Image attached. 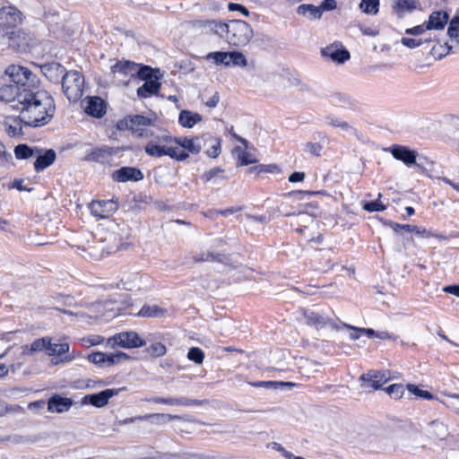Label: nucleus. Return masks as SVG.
I'll return each mask as SVG.
<instances>
[{
	"label": "nucleus",
	"mask_w": 459,
	"mask_h": 459,
	"mask_svg": "<svg viewBox=\"0 0 459 459\" xmlns=\"http://www.w3.org/2000/svg\"><path fill=\"white\" fill-rule=\"evenodd\" d=\"M19 118L26 126L39 127L49 123L54 117L56 106L53 97L46 91L29 90L22 95Z\"/></svg>",
	"instance_id": "obj_1"
},
{
	"label": "nucleus",
	"mask_w": 459,
	"mask_h": 459,
	"mask_svg": "<svg viewBox=\"0 0 459 459\" xmlns=\"http://www.w3.org/2000/svg\"><path fill=\"white\" fill-rule=\"evenodd\" d=\"M254 36L252 27L242 20H231L227 22L223 39L233 47H244Z\"/></svg>",
	"instance_id": "obj_2"
},
{
	"label": "nucleus",
	"mask_w": 459,
	"mask_h": 459,
	"mask_svg": "<svg viewBox=\"0 0 459 459\" xmlns=\"http://www.w3.org/2000/svg\"><path fill=\"white\" fill-rule=\"evenodd\" d=\"M62 91L70 102H77L83 95L84 77L76 70L66 72L62 77Z\"/></svg>",
	"instance_id": "obj_3"
},
{
	"label": "nucleus",
	"mask_w": 459,
	"mask_h": 459,
	"mask_svg": "<svg viewBox=\"0 0 459 459\" xmlns=\"http://www.w3.org/2000/svg\"><path fill=\"white\" fill-rule=\"evenodd\" d=\"M5 74L9 76L13 85L21 86L22 89L36 90L38 89V78L28 68L12 65L5 69Z\"/></svg>",
	"instance_id": "obj_4"
},
{
	"label": "nucleus",
	"mask_w": 459,
	"mask_h": 459,
	"mask_svg": "<svg viewBox=\"0 0 459 459\" xmlns=\"http://www.w3.org/2000/svg\"><path fill=\"white\" fill-rule=\"evenodd\" d=\"M303 317L306 324L309 326L316 328V330L330 327L333 330H339L340 326L337 322L329 316V315L318 307H313L312 308L302 310Z\"/></svg>",
	"instance_id": "obj_5"
},
{
	"label": "nucleus",
	"mask_w": 459,
	"mask_h": 459,
	"mask_svg": "<svg viewBox=\"0 0 459 459\" xmlns=\"http://www.w3.org/2000/svg\"><path fill=\"white\" fill-rule=\"evenodd\" d=\"M204 59L216 65L246 67L247 59L240 51H213L208 53Z\"/></svg>",
	"instance_id": "obj_6"
},
{
	"label": "nucleus",
	"mask_w": 459,
	"mask_h": 459,
	"mask_svg": "<svg viewBox=\"0 0 459 459\" xmlns=\"http://www.w3.org/2000/svg\"><path fill=\"white\" fill-rule=\"evenodd\" d=\"M145 344L146 342L134 331L121 332L107 340V345L111 348L119 346L125 349H134L143 347Z\"/></svg>",
	"instance_id": "obj_7"
},
{
	"label": "nucleus",
	"mask_w": 459,
	"mask_h": 459,
	"mask_svg": "<svg viewBox=\"0 0 459 459\" xmlns=\"http://www.w3.org/2000/svg\"><path fill=\"white\" fill-rule=\"evenodd\" d=\"M144 152L152 157L169 156L178 161H184L189 157V154L185 151H180L177 147L161 145L154 141H151L145 145Z\"/></svg>",
	"instance_id": "obj_8"
},
{
	"label": "nucleus",
	"mask_w": 459,
	"mask_h": 459,
	"mask_svg": "<svg viewBox=\"0 0 459 459\" xmlns=\"http://www.w3.org/2000/svg\"><path fill=\"white\" fill-rule=\"evenodd\" d=\"M21 15V12L13 6L2 7L0 9V31L4 35H8L9 39H13L15 32L7 30L15 28L22 22Z\"/></svg>",
	"instance_id": "obj_9"
},
{
	"label": "nucleus",
	"mask_w": 459,
	"mask_h": 459,
	"mask_svg": "<svg viewBox=\"0 0 459 459\" xmlns=\"http://www.w3.org/2000/svg\"><path fill=\"white\" fill-rule=\"evenodd\" d=\"M30 89H22L13 84L4 85L0 88V100L9 104L12 109L19 110L22 103V95L28 93Z\"/></svg>",
	"instance_id": "obj_10"
},
{
	"label": "nucleus",
	"mask_w": 459,
	"mask_h": 459,
	"mask_svg": "<svg viewBox=\"0 0 459 459\" xmlns=\"http://www.w3.org/2000/svg\"><path fill=\"white\" fill-rule=\"evenodd\" d=\"M89 209L95 217L104 219L111 216L118 209V204L114 199L93 200L89 204Z\"/></svg>",
	"instance_id": "obj_11"
},
{
	"label": "nucleus",
	"mask_w": 459,
	"mask_h": 459,
	"mask_svg": "<svg viewBox=\"0 0 459 459\" xmlns=\"http://www.w3.org/2000/svg\"><path fill=\"white\" fill-rule=\"evenodd\" d=\"M119 391L120 389H106L97 394H87L82 399V403L102 408L108 403L111 397L118 394Z\"/></svg>",
	"instance_id": "obj_12"
},
{
	"label": "nucleus",
	"mask_w": 459,
	"mask_h": 459,
	"mask_svg": "<svg viewBox=\"0 0 459 459\" xmlns=\"http://www.w3.org/2000/svg\"><path fill=\"white\" fill-rule=\"evenodd\" d=\"M116 149L108 145H102L92 149L85 157L86 161H94L101 164L110 163L112 157L117 154Z\"/></svg>",
	"instance_id": "obj_13"
},
{
	"label": "nucleus",
	"mask_w": 459,
	"mask_h": 459,
	"mask_svg": "<svg viewBox=\"0 0 459 459\" xmlns=\"http://www.w3.org/2000/svg\"><path fill=\"white\" fill-rule=\"evenodd\" d=\"M393 157L398 160L403 161L406 166L410 167L411 165L419 166L416 163L417 159V152L414 150H411L407 146L394 144L390 148L387 149Z\"/></svg>",
	"instance_id": "obj_14"
},
{
	"label": "nucleus",
	"mask_w": 459,
	"mask_h": 459,
	"mask_svg": "<svg viewBox=\"0 0 459 459\" xmlns=\"http://www.w3.org/2000/svg\"><path fill=\"white\" fill-rule=\"evenodd\" d=\"M144 178L143 173L134 167H122L112 173V179L116 182H138Z\"/></svg>",
	"instance_id": "obj_15"
},
{
	"label": "nucleus",
	"mask_w": 459,
	"mask_h": 459,
	"mask_svg": "<svg viewBox=\"0 0 459 459\" xmlns=\"http://www.w3.org/2000/svg\"><path fill=\"white\" fill-rule=\"evenodd\" d=\"M149 278L147 275L141 274L140 273L132 272L124 275L120 281L121 288L126 290H141L145 286Z\"/></svg>",
	"instance_id": "obj_16"
},
{
	"label": "nucleus",
	"mask_w": 459,
	"mask_h": 459,
	"mask_svg": "<svg viewBox=\"0 0 459 459\" xmlns=\"http://www.w3.org/2000/svg\"><path fill=\"white\" fill-rule=\"evenodd\" d=\"M324 57H329L332 61L342 64L351 57L350 52L341 44H332L321 49Z\"/></svg>",
	"instance_id": "obj_17"
},
{
	"label": "nucleus",
	"mask_w": 459,
	"mask_h": 459,
	"mask_svg": "<svg viewBox=\"0 0 459 459\" xmlns=\"http://www.w3.org/2000/svg\"><path fill=\"white\" fill-rule=\"evenodd\" d=\"M40 70L46 78L53 83H59L67 72L61 64L56 62L43 64L40 65Z\"/></svg>",
	"instance_id": "obj_18"
},
{
	"label": "nucleus",
	"mask_w": 459,
	"mask_h": 459,
	"mask_svg": "<svg viewBox=\"0 0 459 459\" xmlns=\"http://www.w3.org/2000/svg\"><path fill=\"white\" fill-rule=\"evenodd\" d=\"M192 259L194 263L217 262L225 265L232 266L230 255L213 251L201 252L193 255Z\"/></svg>",
	"instance_id": "obj_19"
},
{
	"label": "nucleus",
	"mask_w": 459,
	"mask_h": 459,
	"mask_svg": "<svg viewBox=\"0 0 459 459\" xmlns=\"http://www.w3.org/2000/svg\"><path fill=\"white\" fill-rule=\"evenodd\" d=\"M427 432L431 438L446 441V444H447V440H449L451 437L448 432L447 425L438 420H432L429 423Z\"/></svg>",
	"instance_id": "obj_20"
},
{
	"label": "nucleus",
	"mask_w": 459,
	"mask_h": 459,
	"mask_svg": "<svg viewBox=\"0 0 459 459\" xmlns=\"http://www.w3.org/2000/svg\"><path fill=\"white\" fill-rule=\"evenodd\" d=\"M35 157L34 169L37 172H40L55 162L56 154L53 149L46 150L43 152V150L39 148V152Z\"/></svg>",
	"instance_id": "obj_21"
},
{
	"label": "nucleus",
	"mask_w": 459,
	"mask_h": 459,
	"mask_svg": "<svg viewBox=\"0 0 459 459\" xmlns=\"http://www.w3.org/2000/svg\"><path fill=\"white\" fill-rule=\"evenodd\" d=\"M131 131L138 137L148 136L146 127L152 124V120L142 115L130 116Z\"/></svg>",
	"instance_id": "obj_22"
},
{
	"label": "nucleus",
	"mask_w": 459,
	"mask_h": 459,
	"mask_svg": "<svg viewBox=\"0 0 459 459\" xmlns=\"http://www.w3.org/2000/svg\"><path fill=\"white\" fill-rule=\"evenodd\" d=\"M74 402L71 398L55 394L48 399V409L51 412L62 413L69 411Z\"/></svg>",
	"instance_id": "obj_23"
},
{
	"label": "nucleus",
	"mask_w": 459,
	"mask_h": 459,
	"mask_svg": "<svg viewBox=\"0 0 459 459\" xmlns=\"http://www.w3.org/2000/svg\"><path fill=\"white\" fill-rule=\"evenodd\" d=\"M50 341L52 338L50 337H42L36 339L30 345H22V354L24 356H33L37 352L46 351L48 352V345L50 344Z\"/></svg>",
	"instance_id": "obj_24"
},
{
	"label": "nucleus",
	"mask_w": 459,
	"mask_h": 459,
	"mask_svg": "<svg viewBox=\"0 0 459 459\" xmlns=\"http://www.w3.org/2000/svg\"><path fill=\"white\" fill-rule=\"evenodd\" d=\"M85 112L91 117L100 118L106 113V103L100 97H91L85 107Z\"/></svg>",
	"instance_id": "obj_25"
},
{
	"label": "nucleus",
	"mask_w": 459,
	"mask_h": 459,
	"mask_svg": "<svg viewBox=\"0 0 459 459\" xmlns=\"http://www.w3.org/2000/svg\"><path fill=\"white\" fill-rule=\"evenodd\" d=\"M175 143L192 154H198L202 150V138L198 136L192 138L178 137Z\"/></svg>",
	"instance_id": "obj_26"
},
{
	"label": "nucleus",
	"mask_w": 459,
	"mask_h": 459,
	"mask_svg": "<svg viewBox=\"0 0 459 459\" xmlns=\"http://www.w3.org/2000/svg\"><path fill=\"white\" fill-rule=\"evenodd\" d=\"M449 14L445 11L433 12L427 22V28L429 30H441L444 29L448 22Z\"/></svg>",
	"instance_id": "obj_27"
},
{
	"label": "nucleus",
	"mask_w": 459,
	"mask_h": 459,
	"mask_svg": "<svg viewBox=\"0 0 459 459\" xmlns=\"http://www.w3.org/2000/svg\"><path fill=\"white\" fill-rule=\"evenodd\" d=\"M139 65L130 61H118L112 67V74H120L125 76L135 77Z\"/></svg>",
	"instance_id": "obj_28"
},
{
	"label": "nucleus",
	"mask_w": 459,
	"mask_h": 459,
	"mask_svg": "<svg viewBox=\"0 0 459 459\" xmlns=\"http://www.w3.org/2000/svg\"><path fill=\"white\" fill-rule=\"evenodd\" d=\"M150 402H152L154 403H164L169 404L171 406H189L194 404H199V401L197 400H191L186 397H179V398H163V397H153Z\"/></svg>",
	"instance_id": "obj_29"
},
{
	"label": "nucleus",
	"mask_w": 459,
	"mask_h": 459,
	"mask_svg": "<svg viewBox=\"0 0 459 459\" xmlns=\"http://www.w3.org/2000/svg\"><path fill=\"white\" fill-rule=\"evenodd\" d=\"M203 117L195 112H192L186 109L180 111L178 116V123L185 128H192L194 126L202 121Z\"/></svg>",
	"instance_id": "obj_30"
},
{
	"label": "nucleus",
	"mask_w": 459,
	"mask_h": 459,
	"mask_svg": "<svg viewBox=\"0 0 459 459\" xmlns=\"http://www.w3.org/2000/svg\"><path fill=\"white\" fill-rule=\"evenodd\" d=\"M159 79L146 80L144 83L137 89V95L140 98H148L152 95L157 94L160 83L158 82Z\"/></svg>",
	"instance_id": "obj_31"
},
{
	"label": "nucleus",
	"mask_w": 459,
	"mask_h": 459,
	"mask_svg": "<svg viewBox=\"0 0 459 459\" xmlns=\"http://www.w3.org/2000/svg\"><path fill=\"white\" fill-rule=\"evenodd\" d=\"M327 125L340 128L343 133L351 135H357V129L350 125L348 122L343 121L338 117L328 116L325 117Z\"/></svg>",
	"instance_id": "obj_32"
},
{
	"label": "nucleus",
	"mask_w": 459,
	"mask_h": 459,
	"mask_svg": "<svg viewBox=\"0 0 459 459\" xmlns=\"http://www.w3.org/2000/svg\"><path fill=\"white\" fill-rule=\"evenodd\" d=\"M297 13L302 16H307L309 20H319L322 17V12L319 6L310 4H302L298 6Z\"/></svg>",
	"instance_id": "obj_33"
},
{
	"label": "nucleus",
	"mask_w": 459,
	"mask_h": 459,
	"mask_svg": "<svg viewBox=\"0 0 459 459\" xmlns=\"http://www.w3.org/2000/svg\"><path fill=\"white\" fill-rule=\"evenodd\" d=\"M202 26L207 29L208 32H212L214 35L220 37L221 39H223L227 27V22L216 20H207L202 22Z\"/></svg>",
	"instance_id": "obj_34"
},
{
	"label": "nucleus",
	"mask_w": 459,
	"mask_h": 459,
	"mask_svg": "<svg viewBox=\"0 0 459 459\" xmlns=\"http://www.w3.org/2000/svg\"><path fill=\"white\" fill-rule=\"evenodd\" d=\"M447 35L454 43L455 50H459V16H454L448 22Z\"/></svg>",
	"instance_id": "obj_35"
},
{
	"label": "nucleus",
	"mask_w": 459,
	"mask_h": 459,
	"mask_svg": "<svg viewBox=\"0 0 459 459\" xmlns=\"http://www.w3.org/2000/svg\"><path fill=\"white\" fill-rule=\"evenodd\" d=\"M458 50H455V48H454V43L449 41L444 42V44L437 43L434 45L431 48V54L434 56H437V58L441 59L445 57L449 53H455Z\"/></svg>",
	"instance_id": "obj_36"
},
{
	"label": "nucleus",
	"mask_w": 459,
	"mask_h": 459,
	"mask_svg": "<svg viewBox=\"0 0 459 459\" xmlns=\"http://www.w3.org/2000/svg\"><path fill=\"white\" fill-rule=\"evenodd\" d=\"M37 152H39V148H31L25 143L18 144L14 148V154L18 160H25L30 157H35Z\"/></svg>",
	"instance_id": "obj_37"
},
{
	"label": "nucleus",
	"mask_w": 459,
	"mask_h": 459,
	"mask_svg": "<svg viewBox=\"0 0 459 459\" xmlns=\"http://www.w3.org/2000/svg\"><path fill=\"white\" fill-rule=\"evenodd\" d=\"M164 314L165 310L157 305H144L138 312V316L143 317H161Z\"/></svg>",
	"instance_id": "obj_38"
},
{
	"label": "nucleus",
	"mask_w": 459,
	"mask_h": 459,
	"mask_svg": "<svg viewBox=\"0 0 459 459\" xmlns=\"http://www.w3.org/2000/svg\"><path fill=\"white\" fill-rule=\"evenodd\" d=\"M69 344L67 342L62 343H53L50 341V344L48 345V356H62L65 353L69 352Z\"/></svg>",
	"instance_id": "obj_39"
},
{
	"label": "nucleus",
	"mask_w": 459,
	"mask_h": 459,
	"mask_svg": "<svg viewBox=\"0 0 459 459\" xmlns=\"http://www.w3.org/2000/svg\"><path fill=\"white\" fill-rule=\"evenodd\" d=\"M359 7L364 13L375 15L379 11V0H361Z\"/></svg>",
	"instance_id": "obj_40"
},
{
	"label": "nucleus",
	"mask_w": 459,
	"mask_h": 459,
	"mask_svg": "<svg viewBox=\"0 0 459 459\" xmlns=\"http://www.w3.org/2000/svg\"><path fill=\"white\" fill-rule=\"evenodd\" d=\"M137 74L136 76L139 77L142 80H152V79H159L160 78V71L159 70H153L150 66L147 65H138L137 67Z\"/></svg>",
	"instance_id": "obj_41"
},
{
	"label": "nucleus",
	"mask_w": 459,
	"mask_h": 459,
	"mask_svg": "<svg viewBox=\"0 0 459 459\" xmlns=\"http://www.w3.org/2000/svg\"><path fill=\"white\" fill-rule=\"evenodd\" d=\"M129 359V355L123 351L109 354L105 353V367H110L118 364L123 360H127Z\"/></svg>",
	"instance_id": "obj_42"
},
{
	"label": "nucleus",
	"mask_w": 459,
	"mask_h": 459,
	"mask_svg": "<svg viewBox=\"0 0 459 459\" xmlns=\"http://www.w3.org/2000/svg\"><path fill=\"white\" fill-rule=\"evenodd\" d=\"M143 418L146 420H151V421L152 423L164 424L170 420L178 419V417L173 416L170 414H166V413H152V414L144 415Z\"/></svg>",
	"instance_id": "obj_43"
},
{
	"label": "nucleus",
	"mask_w": 459,
	"mask_h": 459,
	"mask_svg": "<svg viewBox=\"0 0 459 459\" xmlns=\"http://www.w3.org/2000/svg\"><path fill=\"white\" fill-rule=\"evenodd\" d=\"M235 152H238V165L239 166H247L249 164H253L256 162V160L252 157V155L241 149V147L238 146L234 149Z\"/></svg>",
	"instance_id": "obj_44"
},
{
	"label": "nucleus",
	"mask_w": 459,
	"mask_h": 459,
	"mask_svg": "<svg viewBox=\"0 0 459 459\" xmlns=\"http://www.w3.org/2000/svg\"><path fill=\"white\" fill-rule=\"evenodd\" d=\"M6 125H8V134L11 135H15L17 134H20L22 131L21 124H23L22 121H20L19 117H7L6 118Z\"/></svg>",
	"instance_id": "obj_45"
},
{
	"label": "nucleus",
	"mask_w": 459,
	"mask_h": 459,
	"mask_svg": "<svg viewBox=\"0 0 459 459\" xmlns=\"http://www.w3.org/2000/svg\"><path fill=\"white\" fill-rule=\"evenodd\" d=\"M147 352L152 357H161L166 354L167 348L161 342H155L151 344L147 349Z\"/></svg>",
	"instance_id": "obj_46"
},
{
	"label": "nucleus",
	"mask_w": 459,
	"mask_h": 459,
	"mask_svg": "<svg viewBox=\"0 0 459 459\" xmlns=\"http://www.w3.org/2000/svg\"><path fill=\"white\" fill-rule=\"evenodd\" d=\"M254 386H256V387H260V386H264V387H266V388H271V387H274V388H277L279 386H294L296 385L295 383H292V382H278V381H259V382H255L252 384Z\"/></svg>",
	"instance_id": "obj_47"
},
{
	"label": "nucleus",
	"mask_w": 459,
	"mask_h": 459,
	"mask_svg": "<svg viewBox=\"0 0 459 459\" xmlns=\"http://www.w3.org/2000/svg\"><path fill=\"white\" fill-rule=\"evenodd\" d=\"M407 389L411 394H414L418 397H420V398H423L426 400H431L434 397L430 392L421 390L417 385H412V384L407 385Z\"/></svg>",
	"instance_id": "obj_48"
},
{
	"label": "nucleus",
	"mask_w": 459,
	"mask_h": 459,
	"mask_svg": "<svg viewBox=\"0 0 459 459\" xmlns=\"http://www.w3.org/2000/svg\"><path fill=\"white\" fill-rule=\"evenodd\" d=\"M187 358L196 364H202L204 359V353L200 348L193 347L189 349Z\"/></svg>",
	"instance_id": "obj_49"
},
{
	"label": "nucleus",
	"mask_w": 459,
	"mask_h": 459,
	"mask_svg": "<svg viewBox=\"0 0 459 459\" xmlns=\"http://www.w3.org/2000/svg\"><path fill=\"white\" fill-rule=\"evenodd\" d=\"M381 196H382V195L379 193L377 200L364 203L363 209L365 211L370 212L385 210V205H384L382 203L379 202V198Z\"/></svg>",
	"instance_id": "obj_50"
},
{
	"label": "nucleus",
	"mask_w": 459,
	"mask_h": 459,
	"mask_svg": "<svg viewBox=\"0 0 459 459\" xmlns=\"http://www.w3.org/2000/svg\"><path fill=\"white\" fill-rule=\"evenodd\" d=\"M376 375H378L377 376L378 378H376L375 384H372L371 387L375 390H378V389H381L383 385L389 380L390 372L389 371H377Z\"/></svg>",
	"instance_id": "obj_51"
},
{
	"label": "nucleus",
	"mask_w": 459,
	"mask_h": 459,
	"mask_svg": "<svg viewBox=\"0 0 459 459\" xmlns=\"http://www.w3.org/2000/svg\"><path fill=\"white\" fill-rule=\"evenodd\" d=\"M385 390L390 396L395 399L401 398L404 393V387L403 385L400 384L391 385L387 386Z\"/></svg>",
	"instance_id": "obj_52"
},
{
	"label": "nucleus",
	"mask_w": 459,
	"mask_h": 459,
	"mask_svg": "<svg viewBox=\"0 0 459 459\" xmlns=\"http://www.w3.org/2000/svg\"><path fill=\"white\" fill-rule=\"evenodd\" d=\"M323 147L318 143L307 142L303 145V151L314 156L319 157Z\"/></svg>",
	"instance_id": "obj_53"
},
{
	"label": "nucleus",
	"mask_w": 459,
	"mask_h": 459,
	"mask_svg": "<svg viewBox=\"0 0 459 459\" xmlns=\"http://www.w3.org/2000/svg\"><path fill=\"white\" fill-rule=\"evenodd\" d=\"M395 7L399 11H407L411 12L416 9V0H397L395 4Z\"/></svg>",
	"instance_id": "obj_54"
},
{
	"label": "nucleus",
	"mask_w": 459,
	"mask_h": 459,
	"mask_svg": "<svg viewBox=\"0 0 459 459\" xmlns=\"http://www.w3.org/2000/svg\"><path fill=\"white\" fill-rule=\"evenodd\" d=\"M389 224L395 232H397L398 229H402V230H406L407 232H412L415 234L420 233V229L415 225H410V224L401 225V224L395 223V222H390Z\"/></svg>",
	"instance_id": "obj_55"
},
{
	"label": "nucleus",
	"mask_w": 459,
	"mask_h": 459,
	"mask_svg": "<svg viewBox=\"0 0 459 459\" xmlns=\"http://www.w3.org/2000/svg\"><path fill=\"white\" fill-rule=\"evenodd\" d=\"M431 40L432 39L430 38L424 40L411 38H402L401 43L409 48H414L420 46L423 42H430Z\"/></svg>",
	"instance_id": "obj_56"
},
{
	"label": "nucleus",
	"mask_w": 459,
	"mask_h": 459,
	"mask_svg": "<svg viewBox=\"0 0 459 459\" xmlns=\"http://www.w3.org/2000/svg\"><path fill=\"white\" fill-rule=\"evenodd\" d=\"M90 362L100 367H105V353L100 351L92 352L88 355Z\"/></svg>",
	"instance_id": "obj_57"
},
{
	"label": "nucleus",
	"mask_w": 459,
	"mask_h": 459,
	"mask_svg": "<svg viewBox=\"0 0 459 459\" xmlns=\"http://www.w3.org/2000/svg\"><path fill=\"white\" fill-rule=\"evenodd\" d=\"M363 334L367 335L368 338L377 337L379 339H387L390 338L389 333L387 332H375L373 329H362L359 330Z\"/></svg>",
	"instance_id": "obj_58"
},
{
	"label": "nucleus",
	"mask_w": 459,
	"mask_h": 459,
	"mask_svg": "<svg viewBox=\"0 0 459 459\" xmlns=\"http://www.w3.org/2000/svg\"><path fill=\"white\" fill-rule=\"evenodd\" d=\"M223 172V169L220 167H215L203 174L202 178L205 182L212 180L214 178L219 177Z\"/></svg>",
	"instance_id": "obj_59"
},
{
	"label": "nucleus",
	"mask_w": 459,
	"mask_h": 459,
	"mask_svg": "<svg viewBox=\"0 0 459 459\" xmlns=\"http://www.w3.org/2000/svg\"><path fill=\"white\" fill-rule=\"evenodd\" d=\"M228 9L231 12L238 11L246 17H248L250 14L248 9L240 4L230 3L228 4Z\"/></svg>",
	"instance_id": "obj_60"
},
{
	"label": "nucleus",
	"mask_w": 459,
	"mask_h": 459,
	"mask_svg": "<svg viewBox=\"0 0 459 459\" xmlns=\"http://www.w3.org/2000/svg\"><path fill=\"white\" fill-rule=\"evenodd\" d=\"M215 144L206 151V154L211 158H216L221 153V140L215 139Z\"/></svg>",
	"instance_id": "obj_61"
},
{
	"label": "nucleus",
	"mask_w": 459,
	"mask_h": 459,
	"mask_svg": "<svg viewBox=\"0 0 459 459\" xmlns=\"http://www.w3.org/2000/svg\"><path fill=\"white\" fill-rule=\"evenodd\" d=\"M322 13L327 11H333L336 9L337 3L335 0H324L319 5Z\"/></svg>",
	"instance_id": "obj_62"
},
{
	"label": "nucleus",
	"mask_w": 459,
	"mask_h": 459,
	"mask_svg": "<svg viewBox=\"0 0 459 459\" xmlns=\"http://www.w3.org/2000/svg\"><path fill=\"white\" fill-rule=\"evenodd\" d=\"M376 372L377 371L375 370H370L368 373L361 375L360 380L364 382H368L369 384L368 385V386L371 387V385L375 384L376 378H378V375H376Z\"/></svg>",
	"instance_id": "obj_63"
},
{
	"label": "nucleus",
	"mask_w": 459,
	"mask_h": 459,
	"mask_svg": "<svg viewBox=\"0 0 459 459\" xmlns=\"http://www.w3.org/2000/svg\"><path fill=\"white\" fill-rule=\"evenodd\" d=\"M426 30H429L427 28V23H423V24H420V25H418V26L407 29L405 30V33L406 34H410V35H420L423 32H425Z\"/></svg>",
	"instance_id": "obj_64"
}]
</instances>
